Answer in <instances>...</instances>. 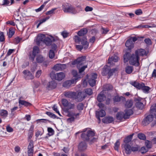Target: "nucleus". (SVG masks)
Returning a JSON list of instances; mask_svg holds the SVG:
<instances>
[{"mask_svg": "<svg viewBox=\"0 0 156 156\" xmlns=\"http://www.w3.org/2000/svg\"><path fill=\"white\" fill-rule=\"evenodd\" d=\"M118 60V57L116 56H114L109 58L108 60V63L111 64L112 62H116Z\"/></svg>", "mask_w": 156, "mask_h": 156, "instance_id": "nucleus-30", "label": "nucleus"}, {"mask_svg": "<svg viewBox=\"0 0 156 156\" xmlns=\"http://www.w3.org/2000/svg\"><path fill=\"white\" fill-rule=\"evenodd\" d=\"M34 149H28V156H33V153L34 151Z\"/></svg>", "mask_w": 156, "mask_h": 156, "instance_id": "nucleus-63", "label": "nucleus"}, {"mask_svg": "<svg viewBox=\"0 0 156 156\" xmlns=\"http://www.w3.org/2000/svg\"><path fill=\"white\" fill-rule=\"evenodd\" d=\"M136 55L140 56L146 55L147 53L145 50L143 49H139L136 50L135 52Z\"/></svg>", "mask_w": 156, "mask_h": 156, "instance_id": "nucleus-21", "label": "nucleus"}, {"mask_svg": "<svg viewBox=\"0 0 156 156\" xmlns=\"http://www.w3.org/2000/svg\"><path fill=\"white\" fill-rule=\"evenodd\" d=\"M146 136L145 134L144 133H133L130 135H127L126 136Z\"/></svg>", "mask_w": 156, "mask_h": 156, "instance_id": "nucleus-35", "label": "nucleus"}, {"mask_svg": "<svg viewBox=\"0 0 156 156\" xmlns=\"http://www.w3.org/2000/svg\"><path fill=\"white\" fill-rule=\"evenodd\" d=\"M57 9L56 8H54L52 9L51 10L47 11L46 13V14L47 15H51L54 13V11Z\"/></svg>", "mask_w": 156, "mask_h": 156, "instance_id": "nucleus-61", "label": "nucleus"}, {"mask_svg": "<svg viewBox=\"0 0 156 156\" xmlns=\"http://www.w3.org/2000/svg\"><path fill=\"white\" fill-rule=\"evenodd\" d=\"M55 55L54 51L53 50H50L49 53V56L51 58H53Z\"/></svg>", "mask_w": 156, "mask_h": 156, "instance_id": "nucleus-55", "label": "nucleus"}, {"mask_svg": "<svg viewBox=\"0 0 156 156\" xmlns=\"http://www.w3.org/2000/svg\"><path fill=\"white\" fill-rule=\"evenodd\" d=\"M21 40V38H20L19 37H17L15 38L14 40V43L15 44H17L19 43Z\"/></svg>", "mask_w": 156, "mask_h": 156, "instance_id": "nucleus-59", "label": "nucleus"}, {"mask_svg": "<svg viewBox=\"0 0 156 156\" xmlns=\"http://www.w3.org/2000/svg\"><path fill=\"white\" fill-rule=\"evenodd\" d=\"M117 71V69L116 68H115L113 69H111L110 67V68L109 70V73L108 74V76H109V78L111 76H112L113 75V73L115 71Z\"/></svg>", "mask_w": 156, "mask_h": 156, "instance_id": "nucleus-43", "label": "nucleus"}, {"mask_svg": "<svg viewBox=\"0 0 156 156\" xmlns=\"http://www.w3.org/2000/svg\"><path fill=\"white\" fill-rule=\"evenodd\" d=\"M82 139L84 141L80 142L78 147L80 151H83L87 149V145L86 141L88 142L90 144H91L96 140L97 138L95 137H81Z\"/></svg>", "mask_w": 156, "mask_h": 156, "instance_id": "nucleus-2", "label": "nucleus"}, {"mask_svg": "<svg viewBox=\"0 0 156 156\" xmlns=\"http://www.w3.org/2000/svg\"><path fill=\"white\" fill-rule=\"evenodd\" d=\"M86 96L87 95L84 92H79L77 94L76 93L74 100L77 102H81L83 101Z\"/></svg>", "mask_w": 156, "mask_h": 156, "instance_id": "nucleus-8", "label": "nucleus"}, {"mask_svg": "<svg viewBox=\"0 0 156 156\" xmlns=\"http://www.w3.org/2000/svg\"><path fill=\"white\" fill-rule=\"evenodd\" d=\"M133 105V101L132 100H128L126 102L125 104V106L126 108H130Z\"/></svg>", "mask_w": 156, "mask_h": 156, "instance_id": "nucleus-36", "label": "nucleus"}, {"mask_svg": "<svg viewBox=\"0 0 156 156\" xmlns=\"http://www.w3.org/2000/svg\"><path fill=\"white\" fill-rule=\"evenodd\" d=\"M86 57L83 56L78 58L77 60L79 65H82L83 64V62L85 61Z\"/></svg>", "mask_w": 156, "mask_h": 156, "instance_id": "nucleus-31", "label": "nucleus"}, {"mask_svg": "<svg viewBox=\"0 0 156 156\" xmlns=\"http://www.w3.org/2000/svg\"><path fill=\"white\" fill-rule=\"evenodd\" d=\"M45 113L51 118L53 119H55L56 118V116L54 114L50 112H46Z\"/></svg>", "mask_w": 156, "mask_h": 156, "instance_id": "nucleus-53", "label": "nucleus"}, {"mask_svg": "<svg viewBox=\"0 0 156 156\" xmlns=\"http://www.w3.org/2000/svg\"><path fill=\"white\" fill-rule=\"evenodd\" d=\"M44 57L41 55L38 56L36 59V61L39 63L42 62L44 60Z\"/></svg>", "mask_w": 156, "mask_h": 156, "instance_id": "nucleus-40", "label": "nucleus"}, {"mask_svg": "<svg viewBox=\"0 0 156 156\" xmlns=\"http://www.w3.org/2000/svg\"><path fill=\"white\" fill-rule=\"evenodd\" d=\"M138 138L140 140H145V145L146 147V148L149 149L151 148L152 147V145L151 142L150 141L146 140V137H138Z\"/></svg>", "mask_w": 156, "mask_h": 156, "instance_id": "nucleus-20", "label": "nucleus"}, {"mask_svg": "<svg viewBox=\"0 0 156 156\" xmlns=\"http://www.w3.org/2000/svg\"><path fill=\"white\" fill-rule=\"evenodd\" d=\"M150 111L151 113L154 114L155 118L156 119V109L155 108H154L153 107L151 106V107Z\"/></svg>", "mask_w": 156, "mask_h": 156, "instance_id": "nucleus-58", "label": "nucleus"}, {"mask_svg": "<svg viewBox=\"0 0 156 156\" xmlns=\"http://www.w3.org/2000/svg\"><path fill=\"white\" fill-rule=\"evenodd\" d=\"M72 74L74 77V78H73L72 79L75 80L76 82L78 78H80L79 77V75L78 74L77 71L75 70H73L72 71Z\"/></svg>", "mask_w": 156, "mask_h": 156, "instance_id": "nucleus-27", "label": "nucleus"}, {"mask_svg": "<svg viewBox=\"0 0 156 156\" xmlns=\"http://www.w3.org/2000/svg\"><path fill=\"white\" fill-rule=\"evenodd\" d=\"M83 92L86 94H87L89 95H91L93 93L92 90L90 88L85 89Z\"/></svg>", "mask_w": 156, "mask_h": 156, "instance_id": "nucleus-46", "label": "nucleus"}, {"mask_svg": "<svg viewBox=\"0 0 156 156\" xmlns=\"http://www.w3.org/2000/svg\"><path fill=\"white\" fill-rule=\"evenodd\" d=\"M19 103L21 105H24L26 106H28L30 105L31 104L29 102H27L24 100H20Z\"/></svg>", "mask_w": 156, "mask_h": 156, "instance_id": "nucleus-41", "label": "nucleus"}, {"mask_svg": "<svg viewBox=\"0 0 156 156\" xmlns=\"http://www.w3.org/2000/svg\"><path fill=\"white\" fill-rule=\"evenodd\" d=\"M55 41V39L53 37H52L51 38L48 37H47L44 39L43 43L47 46H50L52 42H54Z\"/></svg>", "mask_w": 156, "mask_h": 156, "instance_id": "nucleus-15", "label": "nucleus"}, {"mask_svg": "<svg viewBox=\"0 0 156 156\" xmlns=\"http://www.w3.org/2000/svg\"><path fill=\"white\" fill-rule=\"evenodd\" d=\"M96 116L97 119L100 122L101 119L100 117H103L105 115L106 113L105 111L101 109L99 111H96Z\"/></svg>", "mask_w": 156, "mask_h": 156, "instance_id": "nucleus-12", "label": "nucleus"}, {"mask_svg": "<svg viewBox=\"0 0 156 156\" xmlns=\"http://www.w3.org/2000/svg\"><path fill=\"white\" fill-rule=\"evenodd\" d=\"M45 37V35L43 34L38 35L36 39V42L37 45H39L41 42H43V40Z\"/></svg>", "mask_w": 156, "mask_h": 156, "instance_id": "nucleus-23", "label": "nucleus"}, {"mask_svg": "<svg viewBox=\"0 0 156 156\" xmlns=\"http://www.w3.org/2000/svg\"><path fill=\"white\" fill-rule=\"evenodd\" d=\"M57 85L55 81H51L47 84V87L48 90L53 89L56 87Z\"/></svg>", "mask_w": 156, "mask_h": 156, "instance_id": "nucleus-19", "label": "nucleus"}, {"mask_svg": "<svg viewBox=\"0 0 156 156\" xmlns=\"http://www.w3.org/2000/svg\"><path fill=\"white\" fill-rule=\"evenodd\" d=\"M8 115V112L5 110L2 109L0 110V116L3 117H6Z\"/></svg>", "mask_w": 156, "mask_h": 156, "instance_id": "nucleus-34", "label": "nucleus"}, {"mask_svg": "<svg viewBox=\"0 0 156 156\" xmlns=\"http://www.w3.org/2000/svg\"><path fill=\"white\" fill-rule=\"evenodd\" d=\"M84 107V104L82 103H80L78 104L77 108L78 110L81 111L83 109Z\"/></svg>", "mask_w": 156, "mask_h": 156, "instance_id": "nucleus-49", "label": "nucleus"}, {"mask_svg": "<svg viewBox=\"0 0 156 156\" xmlns=\"http://www.w3.org/2000/svg\"><path fill=\"white\" fill-rule=\"evenodd\" d=\"M116 118L117 119L119 120H121L124 118L126 119L125 117V114L123 112H119L117 113L116 115Z\"/></svg>", "mask_w": 156, "mask_h": 156, "instance_id": "nucleus-25", "label": "nucleus"}, {"mask_svg": "<svg viewBox=\"0 0 156 156\" xmlns=\"http://www.w3.org/2000/svg\"><path fill=\"white\" fill-rule=\"evenodd\" d=\"M145 134L148 136H156V131H147L145 133Z\"/></svg>", "mask_w": 156, "mask_h": 156, "instance_id": "nucleus-47", "label": "nucleus"}, {"mask_svg": "<svg viewBox=\"0 0 156 156\" xmlns=\"http://www.w3.org/2000/svg\"><path fill=\"white\" fill-rule=\"evenodd\" d=\"M39 48L37 46H35L34 47L32 52L33 55H36L39 52Z\"/></svg>", "mask_w": 156, "mask_h": 156, "instance_id": "nucleus-39", "label": "nucleus"}, {"mask_svg": "<svg viewBox=\"0 0 156 156\" xmlns=\"http://www.w3.org/2000/svg\"><path fill=\"white\" fill-rule=\"evenodd\" d=\"M76 82L75 80L71 79L70 80H67L63 83V86L67 88H69L72 84L76 83Z\"/></svg>", "mask_w": 156, "mask_h": 156, "instance_id": "nucleus-16", "label": "nucleus"}, {"mask_svg": "<svg viewBox=\"0 0 156 156\" xmlns=\"http://www.w3.org/2000/svg\"><path fill=\"white\" fill-rule=\"evenodd\" d=\"M23 73L24 75V77L26 80H32L34 78L32 74L28 70H24L23 71Z\"/></svg>", "mask_w": 156, "mask_h": 156, "instance_id": "nucleus-10", "label": "nucleus"}, {"mask_svg": "<svg viewBox=\"0 0 156 156\" xmlns=\"http://www.w3.org/2000/svg\"><path fill=\"white\" fill-rule=\"evenodd\" d=\"M120 145V144L119 140H117L114 144V149L117 151H119V148Z\"/></svg>", "mask_w": 156, "mask_h": 156, "instance_id": "nucleus-42", "label": "nucleus"}, {"mask_svg": "<svg viewBox=\"0 0 156 156\" xmlns=\"http://www.w3.org/2000/svg\"><path fill=\"white\" fill-rule=\"evenodd\" d=\"M154 117L153 115H145V117L143 119L142 124L144 126H146L151 122L153 119Z\"/></svg>", "mask_w": 156, "mask_h": 156, "instance_id": "nucleus-7", "label": "nucleus"}, {"mask_svg": "<svg viewBox=\"0 0 156 156\" xmlns=\"http://www.w3.org/2000/svg\"><path fill=\"white\" fill-rule=\"evenodd\" d=\"M141 89L144 92L148 93L150 90V88L148 86H145V84L144 83Z\"/></svg>", "mask_w": 156, "mask_h": 156, "instance_id": "nucleus-37", "label": "nucleus"}, {"mask_svg": "<svg viewBox=\"0 0 156 156\" xmlns=\"http://www.w3.org/2000/svg\"><path fill=\"white\" fill-rule=\"evenodd\" d=\"M34 149V142L33 140H30L27 149Z\"/></svg>", "mask_w": 156, "mask_h": 156, "instance_id": "nucleus-54", "label": "nucleus"}, {"mask_svg": "<svg viewBox=\"0 0 156 156\" xmlns=\"http://www.w3.org/2000/svg\"><path fill=\"white\" fill-rule=\"evenodd\" d=\"M106 98V97L102 92L99 94L97 97V100L100 102L104 101Z\"/></svg>", "mask_w": 156, "mask_h": 156, "instance_id": "nucleus-24", "label": "nucleus"}, {"mask_svg": "<svg viewBox=\"0 0 156 156\" xmlns=\"http://www.w3.org/2000/svg\"><path fill=\"white\" fill-rule=\"evenodd\" d=\"M62 103L63 105L65 107H67L69 102L66 99H62Z\"/></svg>", "mask_w": 156, "mask_h": 156, "instance_id": "nucleus-50", "label": "nucleus"}, {"mask_svg": "<svg viewBox=\"0 0 156 156\" xmlns=\"http://www.w3.org/2000/svg\"><path fill=\"white\" fill-rule=\"evenodd\" d=\"M134 101L136 102L135 105L136 107L140 110H142L144 108V105L143 103L141 102L142 98L139 97H134Z\"/></svg>", "mask_w": 156, "mask_h": 156, "instance_id": "nucleus-5", "label": "nucleus"}, {"mask_svg": "<svg viewBox=\"0 0 156 156\" xmlns=\"http://www.w3.org/2000/svg\"><path fill=\"white\" fill-rule=\"evenodd\" d=\"M67 107L69 108V109H73L75 108V105L74 104H72L71 102H69Z\"/></svg>", "mask_w": 156, "mask_h": 156, "instance_id": "nucleus-62", "label": "nucleus"}, {"mask_svg": "<svg viewBox=\"0 0 156 156\" xmlns=\"http://www.w3.org/2000/svg\"><path fill=\"white\" fill-rule=\"evenodd\" d=\"M133 70V67L131 66H127L125 68L126 72L128 74L131 73L132 72Z\"/></svg>", "mask_w": 156, "mask_h": 156, "instance_id": "nucleus-33", "label": "nucleus"}, {"mask_svg": "<svg viewBox=\"0 0 156 156\" xmlns=\"http://www.w3.org/2000/svg\"><path fill=\"white\" fill-rule=\"evenodd\" d=\"M87 33V29L86 28H83L81 29L80 31H79L78 33L77 34L79 36L78 37L81 38V39L83 38V37H85L86 38V37L85 35Z\"/></svg>", "mask_w": 156, "mask_h": 156, "instance_id": "nucleus-13", "label": "nucleus"}, {"mask_svg": "<svg viewBox=\"0 0 156 156\" xmlns=\"http://www.w3.org/2000/svg\"><path fill=\"white\" fill-rule=\"evenodd\" d=\"M148 151V148H147L145 146L142 147L140 151L142 154H144L147 152Z\"/></svg>", "mask_w": 156, "mask_h": 156, "instance_id": "nucleus-51", "label": "nucleus"}, {"mask_svg": "<svg viewBox=\"0 0 156 156\" xmlns=\"http://www.w3.org/2000/svg\"><path fill=\"white\" fill-rule=\"evenodd\" d=\"M110 68V67L106 65L104 66L101 73V74L103 76H106L107 75H108L109 73V70Z\"/></svg>", "mask_w": 156, "mask_h": 156, "instance_id": "nucleus-26", "label": "nucleus"}, {"mask_svg": "<svg viewBox=\"0 0 156 156\" xmlns=\"http://www.w3.org/2000/svg\"><path fill=\"white\" fill-rule=\"evenodd\" d=\"M133 113V112L132 109H129L126 110L125 113L126 119H129L130 116L132 115Z\"/></svg>", "mask_w": 156, "mask_h": 156, "instance_id": "nucleus-28", "label": "nucleus"}, {"mask_svg": "<svg viewBox=\"0 0 156 156\" xmlns=\"http://www.w3.org/2000/svg\"><path fill=\"white\" fill-rule=\"evenodd\" d=\"M74 39L76 43L79 44L81 42L82 45H76V48L78 50L81 51L83 48L86 49L88 48L89 46V43L87 41V39L85 37H83V38L81 39V37H79L77 36H74Z\"/></svg>", "mask_w": 156, "mask_h": 156, "instance_id": "nucleus-3", "label": "nucleus"}, {"mask_svg": "<svg viewBox=\"0 0 156 156\" xmlns=\"http://www.w3.org/2000/svg\"><path fill=\"white\" fill-rule=\"evenodd\" d=\"M15 31L13 27H11L9 29V32H7V34L8 35L9 38H11L14 34Z\"/></svg>", "mask_w": 156, "mask_h": 156, "instance_id": "nucleus-29", "label": "nucleus"}, {"mask_svg": "<svg viewBox=\"0 0 156 156\" xmlns=\"http://www.w3.org/2000/svg\"><path fill=\"white\" fill-rule=\"evenodd\" d=\"M133 137H126L124 140V144H129L132 139Z\"/></svg>", "mask_w": 156, "mask_h": 156, "instance_id": "nucleus-48", "label": "nucleus"}, {"mask_svg": "<svg viewBox=\"0 0 156 156\" xmlns=\"http://www.w3.org/2000/svg\"><path fill=\"white\" fill-rule=\"evenodd\" d=\"M87 66L85 65L82 66L80 68H78L79 69V73H81L83 72L85 69L87 68Z\"/></svg>", "mask_w": 156, "mask_h": 156, "instance_id": "nucleus-60", "label": "nucleus"}, {"mask_svg": "<svg viewBox=\"0 0 156 156\" xmlns=\"http://www.w3.org/2000/svg\"><path fill=\"white\" fill-rule=\"evenodd\" d=\"M144 83H140L138 82L134 81L131 83V84L134 86L136 88L140 90L141 89Z\"/></svg>", "mask_w": 156, "mask_h": 156, "instance_id": "nucleus-22", "label": "nucleus"}, {"mask_svg": "<svg viewBox=\"0 0 156 156\" xmlns=\"http://www.w3.org/2000/svg\"><path fill=\"white\" fill-rule=\"evenodd\" d=\"M48 134L49 136H51L53 135L54 133V130L51 127H49L48 128Z\"/></svg>", "mask_w": 156, "mask_h": 156, "instance_id": "nucleus-52", "label": "nucleus"}, {"mask_svg": "<svg viewBox=\"0 0 156 156\" xmlns=\"http://www.w3.org/2000/svg\"><path fill=\"white\" fill-rule=\"evenodd\" d=\"M78 12H78L75 8L71 6L70 13L73 14H76Z\"/></svg>", "mask_w": 156, "mask_h": 156, "instance_id": "nucleus-56", "label": "nucleus"}, {"mask_svg": "<svg viewBox=\"0 0 156 156\" xmlns=\"http://www.w3.org/2000/svg\"><path fill=\"white\" fill-rule=\"evenodd\" d=\"M88 82L89 85L91 87L94 86L96 84V80L94 79L90 78L88 80Z\"/></svg>", "mask_w": 156, "mask_h": 156, "instance_id": "nucleus-45", "label": "nucleus"}, {"mask_svg": "<svg viewBox=\"0 0 156 156\" xmlns=\"http://www.w3.org/2000/svg\"><path fill=\"white\" fill-rule=\"evenodd\" d=\"M123 57V62L124 63L129 61V63L131 65L136 66H140V57L135 53L131 54L129 52H126L124 55Z\"/></svg>", "mask_w": 156, "mask_h": 156, "instance_id": "nucleus-1", "label": "nucleus"}, {"mask_svg": "<svg viewBox=\"0 0 156 156\" xmlns=\"http://www.w3.org/2000/svg\"><path fill=\"white\" fill-rule=\"evenodd\" d=\"M104 89L105 90H112L113 87L110 84H107L104 86Z\"/></svg>", "mask_w": 156, "mask_h": 156, "instance_id": "nucleus-32", "label": "nucleus"}, {"mask_svg": "<svg viewBox=\"0 0 156 156\" xmlns=\"http://www.w3.org/2000/svg\"><path fill=\"white\" fill-rule=\"evenodd\" d=\"M60 64H56L54 66V69L57 71L61 70Z\"/></svg>", "mask_w": 156, "mask_h": 156, "instance_id": "nucleus-64", "label": "nucleus"}, {"mask_svg": "<svg viewBox=\"0 0 156 156\" xmlns=\"http://www.w3.org/2000/svg\"><path fill=\"white\" fill-rule=\"evenodd\" d=\"M50 76L52 79H54L58 80H61L64 78L65 75L62 72H60L56 74L52 73L50 74Z\"/></svg>", "mask_w": 156, "mask_h": 156, "instance_id": "nucleus-6", "label": "nucleus"}, {"mask_svg": "<svg viewBox=\"0 0 156 156\" xmlns=\"http://www.w3.org/2000/svg\"><path fill=\"white\" fill-rule=\"evenodd\" d=\"M114 121L113 118L109 116H106L102 119V122L105 123H112Z\"/></svg>", "mask_w": 156, "mask_h": 156, "instance_id": "nucleus-17", "label": "nucleus"}, {"mask_svg": "<svg viewBox=\"0 0 156 156\" xmlns=\"http://www.w3.org/2000/svg\"><path fill=\"white\" fill-rule=\"evenodd\" d=\"M71 5L69 6L68 7H66L64 5H62V9L65 12L70 13V9Z\"/></svg>", "mask_w": 156, "mask_h": 156, "instance_id": "nucleus-44", "label": "nucleus"}, {"mask_svg": "<svg viewBox=\"0 0 156 156\" xmlns=\"http://www.w3.org/2000/svg\"><path fill=\"white\" fill-rule=\"evenodd\" d=\"M80 133H82L81 136H94L95 134L94 130H92L89 128H85L82 131L76 133V135L77 136V134Z\"/></svg>", "mask_w": 156, "mask_h": 156, "instance_id": "nucleus-4", "label": "nucleus"}, {"mask_svg": "<svg viewBox=\"0 0 156 156\" xmlns=\"http://www.w3.org/2000/svg\"><path fill=\"white\" fill-rule=\"evenodd\" d=\"M112 99L114 104H117L120 103L121 101L122 102H124L126 100L125 97L123 96L120 97L118 95H117L114 97Z\"/></svg>", "mask_w": 156, "mask_h": 156, "instance_id": "nucleus-9", "label": "nucleus"}, {"mask_svg": "<svg viewBox=\"0 0 156 156\" xmlns=\"http://www.w3.org/2000/svg\"><path fill=\"white\" fill-rule=\"evenodd\" d=\"M34 125H32L29 130L28 136H32L33 134Z\"/></svg>", "mask_w": 156, "mask_h": 156, "instance_id": "nucleus-38", "label": "nucleus"}, {"mask_svg": "<svg viewBox=\"0 0 156 156\" xmlns=\"http://www.w3.org/2000/svg\"><path fill=\"white\" fill-rule=\"evenodd\" d=\"M75 94V92L73 91H65L64 93V95L66 97L73 100H74Z\"/></svg>", "mask_w": 156, "mask_h": 156, "instance_id": "nucleus-14", "label": "nucleus"}, {"mask_svg": "<svg viewBox=\"0 0 156 156\" xmlns=\"http://www.w3.org/2000/svg\"><path fill=\"white\" fill-rule=\"evenodd\" d=\"M5 38L4 34L3 32H1L0 33V42H2L5 41Z\"/></svg>", "mask_w": 156, "mask_h": 156, "instance_id": "nucleus-57", "label": "nucleus"}, {"mask_svg": "<svg viewBox=\"0 0 156 156\" xmlns=\"http://www.w3.org/2000/svg\"><path fill=\"white\" fill-rule=\"evenodd\" d=\"M125 45L127 47L128 49L130 50L133 48L134 47V43L131 41V39H129L126 41Z\"/></svg>", "mask_w": 156, "mask_h": 156, "instance_id": "nucleus-18", "label": "nucleus"}, {"mask_svg": "<svg viewBox=\"0 0 156 156\" xmlns=\"http://www.w3.org/2000/svg\"><path fill=\"white\" fill-rule=\"evenodd\" d=\"M121 147L124 149L125 152L127 154H130L131 152V146L129 144H123Z\"/></svg>", "mask_w": 156, "mask_h": 156, "instance_id": "nucleus-11", "label": "nucleus"}]
</instances>
